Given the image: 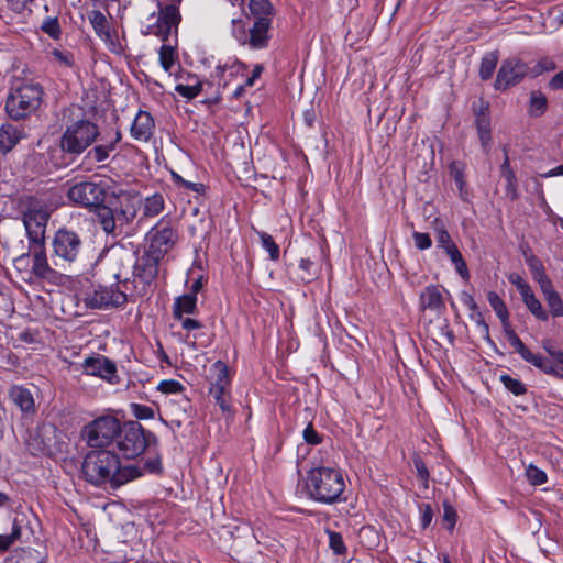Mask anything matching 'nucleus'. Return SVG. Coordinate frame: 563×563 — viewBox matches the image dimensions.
<instances>
[{"instance_id":"c756f323","label":"nucleus","mask_w":563,"mask_h":563,"mask_svg":"<svg viewBox=\"0 0 563 563\" xmlns=\"http://www.w3.org/2000/svg\"><path fill=\"white\" fill-rule=\"evenodd\" d=\"M245 70V65L242 64L239 60L235 59H228L223 64H219L216 68V75L219 77V79H223L224 85L227 84V75L229 77L236 76V75H243Z\"/></svg>"},{"instance_id":"4c0bfd02","label":"nucleus","mask_w":563,"mask_h":563,"mask_svg":"<svg viewBox=\"0 0 563 563\" xmlns=\"http://www.w3.org/2000/svg\"><path fill=\"white\" fill-rule=\"evenodd\" d=\"M88 20L98 36L110 30L111 25L106 15L99 10H92L87 14Z\"/></svg>"},{"instance_id":"4d7b16f0","label":"nucleus","mask_w":563,"mask_h":563,"mask_svg":"<svg viewBox=\"0 0 563 563\" xmlns=\"http://www.w3.org/2000/svg\"><path fill=\"white\" fill-rule=\"evenodd\" d=\"M412 238H413L416 246L419 250H428L432 245L431 238L429 236L428 233L413 232Z\"/></svg>"},{"instance_id":"2f4dec72","label":"nucleus","mask_w":563,"mask_h":563,"mask_svg":"<svg viewBox=\"0 0 563 563\" xmlns=\"http://www.w3.org/2000/svg\"><path fill=\"white\" fill-rule=\"evenodd\" d=\"M247 18L243 14L239 18H234L231 21V33L233 37L241 44L246 45L249 40Z\"/></svg>"},{"instance_id":"412c9836","label":"nucleus","mask_w":563,"mask_h":563,"mask_svg":"<svg viewBox=\"0 0 563 563\" xmlns=\"http://www.w3.org/2000/svg\"><path fill=\"white\" fill-rule=\"evenodd\" d=\"M97 207V217L107 233H115L117 229L122 230L124 224L118 220L114 205L106 206L100 203Z\"/></svg>"},{"instance_id":"864d4df0","label":"nucleus","mask_w":563,"mask_h":563,"mask_svg":"<svg viewBox=\"0 0 563 563\" xmlns=\"http://www.w3.org/2000/svg\"><path fill=\"white\" fill-rule=\"evenodd\" d=\"M329 543L335 554H343L345 552L344 542L340 533L329 532Z\"/></svg>"},{"instance_id":"052dcab7","label":"nucleus","mask_w":563,"mask_h":563,"mask_svg":"<svg viewBox=\"0 0 563 563\" xmlns=\"http://www.w3.org/2000/svg\"><path fill=\"white\" fill-rule=\"evenodd\" d=\"M303 439L309 444H318L320 443V437L318 432L313 429L311 424L307 426L303 430Z\"/></svg>"},{"instance_id":"9d476101","label":"nucleus","mask_w":563,"mask_h":563,"mask_svg":"<svg viewBox=\"0 0 563 563\" xmlns=\"http://www.w3.org/2000/svg\"><path fill=\"white\" fill-rule=\"evenodd\" d=\"M49 218V210L40 202H34L24 212L23 223L31 244L44 245L46 224Z\"/></svg>"},{"instance_id":"49530a36","label":"nucleus","mask_w":563,"mask_h":563,"mask_svg":"<svg viewBox=\"0 0 563 563\" xmlns=\"http://www.w3.org/2000/svg\"><path fill=\"white\" fill-rule=\"evenodd\" d=\"M262 246L269 253L272 260H277L279 257V246L274 242L273 238L265 233H258Z\"/></svg>"},{"instance_id":"aec40b11","label":"nucleus","mask_w":563,"mask_h":563,"mask_svg":"<svg viewBox=\"0 0 563 563\" xmlns=\"http://www.w3.org/2000/svg\"><path fill=\"white\" fill-rule=\"evenodd\" d=\"M154 131V120L146 111H139L131 126V135L139 141H147Z\"/></svg>"},{"instance_id":"c03bdc74","label":"nucleus","mask_w":563,"mask_h":563,"mask_svg":"<svg viewBox=\"0 0 563 563\" xmlns=\"http://www.w3.org/2000/svg\"><path fill=\"white\" fill-rule=\"evenodd\" d=\"M156 389L164 395H183L185 387L178 380L165 379L157 385Z\"/></svg>"},{"instance_id":"393cba45","label":"nucleus","mask_w":563,"mask_h":563,"mask_svg":"<svg viewBox=\"0 0 563 563\" xmlns=\"http://www.w3.org/2000/svg\"><path fill=\"white\" fill-rule=\"evenodd\" d=\"M197 310V296L185 294L175 299L173 314L175 319H181L185 314H192Z\"/></svg>"},{"instance_id":"ea45409f","label":"nucleus","mask_w":563,"mask_h":563,"mask_svg":"<svg viewBox=\"0 0 563 563\" xmlns=\"http://www.w3.org/2000/svg\"><path fill=\"white\" fill-rule=\"evenodd\" d=\"M506 334L508 336L510 345L516 350V352H518L520 354V356L525 361H527L528 363H530L531 361H534L533 356L536 354L532 353L528 347H526V345L522 343V341L519 339V336L512 330L507 331Z\"/></svg>"},{"instance_id":"dca6fc26","label":"nucleus","mask_w":563,"mask_h":563,"mask_svg":"<svg viewBox=\"0 0 563 563\" xmlns=\"http://www.w3.org/2000/svg\"><path fill=\"white\" fill-rule=\"evenodd\" d=\"M529 67L517 58L503 62L495 80L497 90H506L519 84L528 74Z\"/></svg>"},{"instance_id":"39448f33","label":"nucleus","mask_w":563,"mask_h":563,"mask_svg":"<svg viewBox=\"0 0 563 563\" xmlns=\"http://www.w3.org/2000/svg\"><path fill=\"white\" fill-rule=\"evenodd\" d=\"M120 431L119 419L112 415H104L85 426L82 434L89 446L102 448L111 444Z\"/></svg>"},{"instance_id":"f257e3e1","label":"nucleus","mask_w":563,"mask_h":563,"mask_svg":"<svg viewBox=\"0 0 563 563\" xmlns=\"http://www.w3.org/2000/svg\"><path fill=\"white\" fill-rule=\"evenodd\" d=\"M120 141L119 130L112 129L101 134L96 123L80 119L66 126L60 139V147L66 153L80 155L97 142L87 153V157L96 162H103L109 158Z\"/></svg>"},{"instance_id":"1a4fd4ad","label":"nucleus","mask_w":563,"mask_h":563,"mask_svg":"<svg viewBox=\"0 0 563 563\" xmlns=\"http://www.w3.org/2000/svg\"><path fill=\"white\" fill-rule=\"evenodd\" d=\"M106 202L108 205H114L119 217L118 220L125 227L136 217L142 199L136 194L125 191L121 188L110 187Z\"/></svg>"},{"instance_id":"bf43d9fd","label":"nucleus","mask_w":563,"mask_h":563,"mask_svg":"<svg viewBox=\"0 0 563 563\" xmlns=\"http://www.w3.org/2000/svg\"><path fill=\"white\" fill-rule=\"evenodd\" d=\"M443 520L448 529L452 530L456 522V512L455 510L449 506H444Z\"/></svg>"},{"instance_id":"0e129e2a","label":"nucleus","mask_w":563,"mask_h":563,"mask_svg":"<svg viewBox=\"0 0 563 563\" xmlns=\"http://www.w3.org/2000/svg\"><path fill=\"white\" fill-rule=\"evenodd\" d=\"M544 373L553 375L559 378H563V373L560 369L556 362L552 363L551 361H548L544 368L542 369Z\"/></svg>"},{"instance_id":"3c124183","label":"nucleus","mask_w":563,"mask_h":563,"mask_svg":"<svg viewBox=\"0 0 563 563\" xmlns=\"http://www.w3.org/2000/svg\"><path fill=\"white\" fill-rule=\"evenodd\" d=\"M435 233H437V243H438L439 247L443 249L446 252L451 247L455 246L449 232L445 229H443V228L437 229Z\"/></svg>"},{"instance_id":"e433bc0d","label":"nucleus","mask_w":563,"mask_h":563,"mask_svg":"<svg viewBox=\"0 0 563 563\" xmlns=\"http://www.w3.org/2000/svg\"><path fill=\"white\" fill-rule=\"evenodd\" d=\"M501 176L506 180L507 195L510 196L511 199L517 198V179L514 170L510 168L508 157H506L504 163L501 164Z\"/></svg>"},{"instance_id":"680f3d73","label":"nucleus","mask_w":563,"mask_h":563,"mask_svg":"<svg viewBox=\"0 0 563 563\" xmlns=\"http://www.w3.org/2000/svg\"><path fill=\"white\" fill-rule=\"evenodd\" d=\"M181 323V328L186 331L190 332L194 330H198L201 328V323L192 318L189 317H181V319H177Z\"/></svg>"},{"instance_id":"a19ab883","label":"nucleus","mask_w":563,"mask_h":563,"mask_svg":"<svg viewBox=\"0 0 563 563\" xmlns=\"http://www.w3.org/2000/svg\"><path fill=\"white\" fill-rule=\"evenodd\" d=\"M175 51L169 45H163L159 49V62L165 71L172 74L175 66Z\"/></svg>"},{"instance_id":"c85d7f7f","label":"nucleus","mask_w":563,"mask_h":563,"mask_svg":"<svg viewBox=\"0 0 563 563\" xmlns=\"http://www.w3.org/2000/svg\"><path fill=\"white\" fill-rule=\"evenodd\" d=\"M487 299H488L490 307L495 311L496 316L501 321V324L504 325L505 331L507 332V331L511 330L510 324H509V313H508L507 307L504 303L503 299L495 291H489L487 294Z\"/></svg>"},{"instance_id":"473e14b6","label":"nucleus","mask_w":563,"mask_h":563,"mask_svg":"<svg viewBox=\"0 0 563 563\" xmlns=\"http://www.w3.org/2000/svg\"><path fill=\"white\" fill-rule=\"evenodd\" d=\"M47 55L54 66L69 68L74 65V56L67 49L54 47L47 52Z\"/></svg>"},{"instance_id":"2eb2a0df","label":"nucleus","mask_w":563,"mask_h":563,"mask_svg":"<svg viewBox=\"0 0 563 563\" xmlns=\"http://www.w3.org/2000/svg\"><path fill=\"white\" fill-rule=\"evenodd\" d=\"M128 300V295L119 286H99L88 294L85 301L90 308L118 307Z\"/></svg>"},{"instance_id":"a211bd4d","label":"nucleus","mask_w":563,"mask_h":563,"mask_svg":"<svg viewBox=\"0 0 563 563\" xmlns=\"http://www.w3.org/2000/svg\"><path fill=\"white\" fill-rule=\"evenodd\" d=\"M30 249L33 251V258H32L33 274L36 277H40L43 279H54L56 277V272L53 268H51L43 245L36 246V245L31 244Z\"/></svg>"},{"instance_id":"7ed1b4c3","label":"nucleus","mask_w":563,"mask_h":563,"mask_svg":"<svg viewBox=\"0 0 563 563\" xmlns=\"http://www.w3.org/2000/svg\"><path fill=\"white\" fill-rule=\"evenodd\" d=\"M307 493L316 501L332 504L340 499L345 489L341 470L319 466L311 468L306 479Z\"/></svg>"},{"instance_id":"423d86ee","label":"nucleus","mask_w":563,"mask_h":563,"mask_svg":"<svg viewBox=\"0 0 563 563\" xmlns=\"http://www.w3.org/2000/svg\"><path fill=\"white\" fill-rule=\"evenodd\" d=\"M158 7L161 8L157 16L154 14L150 16L148 20H153V23H150L143 30L145 35H156L163 40H165L173 29H176L180 15L177 8V4L180 3L181 0H156Z\"/></svg>"},{"instance_id":"69168bd1","label":"nucleus","mask_w":563,"mask_h":563,"mask_svg":"<svg viewBox=\"0 0 563 563\" xmlns=\"http://www.w3.org/2000/svg\"><path fill=\"white\" fill-rule=\"evenodd\" d=\"M10 8L15 12H22L33 0H7Z\"/></svg>"},{"instance_id":"338daca9","label":"nucleus","mask_w":563,"mask_h":563,"mask_svg":"<svg viewBox=\"0 0 563 563\" xmlns=\"http://www.w3.org/2000/svg\"><path fill=\"white\" fill-rule=\"evenodd\" d=\"M415 466H416L418 476L422 481H427L429 477V472H428V468H427L426 464L423 463V461L421 459H416Z\"/></svg>"},{"instance_id":"58836bf2","label":"nucleus","mask_w":563,"mask_h":563,"mask_svg":"<svg viewBox=\"0 0 563 563\" xmlns=\"http://www.w3.org/2000/svg\"><path fill=\"white\" fill-rule=\"evenodd\" d=\"M462 302L473 312H475L474 320L476 322V325L481 329V331L488 338V325L484 321V318L481 312L477 311V305L474 300V298L466 294H462Z\"/></svg>"},{"instance_id":"0eeeda50","label":"nucleus","mask_w":563,"mask_h":563,"mask_svg":"<svg viewBox=\"0 0 563 563\" xmlns=\"http://www.w3.org/2000/svg\"><path fill=\"white\" fill-rule=\"evenodd\" d=\"M208 380L210 384L209 393L214 398L216 404L222 411H229L231 377L227 364L222 361L213 363L209 369Z\"/></svg>"},{"instance_id":"de8ad7c7","label":"nucleus","mask_w":563,"mask_h":563,"mask_svg":"<svg viewBox=\"0 0 563 563\" xmlns=\"http://www.w3.org/2000/svg\"><path fill=\"white\" fill-rule=\"evenodd\" d=\"M500 379L504 386L514 395L520 396L526 393V387L519 379L512 378L511 376L508 375H503Z\"/></svg>"},{"instance_id":"b1692460","label":"nucleus","mask_w":563,"mask_h":563,"mask_svg":"<svg viewBox=\"0 0 563 563\" xmlns=\"http://www.w3.org/2000/svg\"><path fill=\"white\" fill-rule=\"evenodd\" d=\"M475 122L482 145L487 147L490 143V119L488 106H481L479 110L475 113Z\"/></svg>"},{"instance_id":"f704fd0d","label":"nucleus","mask_w":563,"mask_h":563,"mask_svg":"<svg viewBox=\"0 0 563 563\" xmlns=\"http://www.w3.org/2000/svg\"><path fill=\"white\" fill-rule=\"evenodd\" d=\"M522 300L527 306L528 310L539 320L547 321L549 318V313L542 307L540 300L534 296L533 291H529L527 295H523Z\"/></svg>"},{"instance_id":"6e6d98bb","label":"nucleus","mask_w":563,"mask_h":563,"mask_svg":"<svg viewBox=\"0 0 563 563\" xmlns=\"http://www.w3.org/2000/svg\"><path fill=\"white\" fill-rule=\"evenodd\" d=\"M250 10L255 15H265L269 11L267 0H250Z\"/></svg>"},{"instance_id":"f03ea898","label":"nucleus","mask_w":563,"mask_h":563,"mask_svg":"<svg viewBox=\"0 0 563 563\" xmlns=\"http://www.w3.org/2000/svg\"><path fill=\"white\" fill-rule=\"evenodd\" d=\"M86 479L95 485L111 484L119 487L137 478L141 472L133 465H122L119 457L107 450L89 452L82 464Z\"/></svg>"},{"instance_id":"4be33fe9","label":"nucleus","mask_w":563,"mask_h":563,"mask_svg":"<svg viewBox=\"0 0 563 563\" xmlns=\"http://www.w3.org/2000/svg\"><path fill=\"white\" fill-rule=\"evenodd\" d=\"M420 308L439 313L443 308V299L440 289L437 286H428L420 295Z\"/></svg>"},{"instance_id":"5fc2aeb1","label":"nucleus","mask_w":563,"mask_h":563,"mask_svg":"<svg viewBox=\"0 0 563 563\" xmlns=\"http://www.w3.org/2000/svg\"><path fill=\"white\" fill-rule=\"evenodd\" d=\"M263 73V66L262 65H256L252 71V75L246 79L245 81V85L244 86H239L235 91H234V96L235 97H239L241 96V93L243 92V89L244 87H252L255 82V80L257 78H260V76L262 75Z\"/></svg>"},{"instance_id":"6ab92c4d","label":"nucleus","mask_w":563,"mask_h":563,"mask_svg":"<svg viewBox=\"0 0 563 563\" xmlns=\"http://www.w3.org/2000/svg\"><path fill=\"white\" fill-rule=\"evenodd\" d=\"M269 20L265 16H260L250 29L249 40L246 45L251 48H264L268 42Z\"/></svg>"},{"instance_id":"c9c22d12","label":"nucleus","mask_w":563,"mask_h":563,"mask_svg":"<svg viewBox=\"0 0 563 563\" xmlns=\"http://www.w3.org/2000/svg\"><path fill=\"white\" fill-rule=\"evenodd\" d=\"M498 59H499V55L497 52H489L482 58L481 67H479V76L483 80H487V79L492 78V76L496 69Z\"/></svg>"},{"instance_id":"a878e982","label":"nucleus","mask_w":563,"mask_h":563,"mask_svg":"<svg viewBox=\"0 0 563 563\" xmlns=\"http://www.w3.org/2000/svg\"><path fill=\"white\" fill-rule=\"evenodd\" d=\"M552 317L563 316V300L554 289L552 283L540 288Z\"/></svg>"},{"instance_id":"e2e57ef3","label":"nucleus","mask_w":563,"mask_h":563,"mask_svg":"<svg viewBox=\"0 0 563 563\" xmlns=\"http://www.w3.org/2000/svg\"><path fill=\"white\" fill-rule=\"evenodd\" d=\"M43 31L54 38L59 36L60 30L56 21H48L43 25Z\"/></svg>"},{"instance_id":"20e7f679","label":"nucleus","mask_w":563,"mask_h":563,"mask_svg":"<svg viewBox=\"0 0 563 563\" xmlns=\"http://www.w3.org/2000/svg\"><path fill=\"white\" fill-rule=\"evenodd\" d=\"M43 88L32 81L19 82L10 89L5 110L12 120H21L35 113L43 101Z\"/></svg>"},{"instance_id":"cd10ccee","label":"nucleus","mask_w":563,"mask_h":563,"mask_svg":"<svg viewBox=\"0 0 563 563\" xmlns=\"http://www.w3.org/2000/svg\"><path fill=\"white\" fill-rule=\"evenodd\" d=\"M99 38L106 44L108 49L117 55H122L124 53V38L119 34V32L112 26L110 30L104 32L99 36Z\"/></svg>"},{"instance_id":"9b49d317","label":"nucleus","mask_w":563,"mask_h":563,"mask_svg":"<svg viewBox=\"0 0 563 563\" xmlns=\"http://www.w3.org/2000/svg\"><path fill=\"white\" fill-rule=\"evenodd\" d=\"M110 186L104 181L100 184L84 181L69 188L68 198L78 205L98 206L106 202Z\"/></svg>"},{"instance_id":"774afa93","label":"nucleus","mask_w":563,"mask_h":563,"mask_svg":"<svg viewBox=\"0 0 563 563\" xmlns=\"http://www.w3.org/2000/svg\"><path fill=\"white\" fill-rule=\"evenodd\" d=\"M457 274L465 280L468 282L470 279V272L467 269L466 263L463 260L457 261V263L454 265Z\"/></svg>"},{"instance_id":"5701e85b","label":"nucleus","mask_w":563,"mask_h":563,"mask_svg":"<svg viewBox=\"0 0 563 563\" xmlns=\"http://www.w3.org/2000/svg\"><path fill=\"white\" fill-rule=\"evenodd\" d=\"M10 398L23 412L33 413L35 411L34 398L29 389L13 386L10 389Z\"/></svg>"},{"instance_id":"f8f14e48","label":"nucleus","mask_w":563,"mask_h":563,"mask_svg":"<svg viewBox=\"0 0 563 563\" xmlns=\"http://www.w3.org/2000/svg\"><path fill=\"white\" fill-rule=\"evenodd\" d=\"M159 262L161 258H156V256L146 251L135 262L133 275L137 296H143L147 292L148 287L158 274Z\"/></svg>"},{"instance_id":"ddd939ff","label":"nucleus","mask_w":563,"mask_h":563,"mask_svg":"<svg viewBox=\"0 0 563 563\" xmlns=\"http://www.w3.org/2000/svg\"><path fill=\"white\" fill-rule=\"evenodd\" d=\"M81 244V240L76 232L59 229L53 239L54 256L65 263H73L80 253Z\"/></svg>"},{"instance_id":"8fccbe9b","label":"nucleus","mask_w":563,"mask_h":563,"mask_svg":"<svg viewBox=\"0 0 563 563\" xmlns=\"http://www.w3.org/2000/svg\"><path fill=\"white\" fill-rule=\"evenodd\" d=\"M131 409H132V413L137 419L147 420V419H153L155 416L154 409L146 405L132 404Z\"/></svg>"},{"instance_id":"72a5a7b5","label":"nucleus","mask_w":563,"mask_h":563,"mask_svg":"<svg viewBox=\"0 0 563 563\" xmlns=\"http://www.w3.org/2000/svg\"><path fill=\"white\" fill-rule=\"evenodd\" d=\"M527 264L531 271L532 278L534 279L536 283L539 284L540 288L551 284V280L548 278L544 272L543 264L539 258H537L536 256H529L527 258Z\"/></svg>"},{"instance_id":"09e8293b","label":"nucleus","mask_w":563,"mask_h":563,"mask_svg":"<svg viewBox=\"0 0 563 563\" xmlns=\"http://www.w3.org/2000/svg\"><path fill=\"white\" fill-rule=\"evenodd\" d=\"M21 536V528L13 525L12 531L8 534H0V551L8 550Z\"/></svg>"},{"instance_id":"4468645a","label":"nucleus","mask_w":563,"mask_h":563,"mask_svg":"<svg viewBox=\"0 0 563 563\" xmlns=\"http://www.w3.org/2000/svg\"><path fill=\"white\" fill-rule=\"evenodd\" d=\"M118 437V448L125 459L139 456L146 448L144 434L141 427L136 423L121 428Z\"/></svg>"},{"instance_id":"7c9ffc66","label":"nucleus","mask_w":563,"mask_h":563,"mask_svg":"<svg viewBox=\"0 0 563 563\" xmlns=\"http://www.w3.org/2000/svg\"><path fill=\"white\" fill-rule=\"evenodd\" d=\"M175 90L187 99L197 97L202 90V82L194 76H189L186 82L176 85Z\"/></svg>"},{"instance_id":"603ef678","label":"nucleus","mask_w":563,"mask_h":563,"mask_svg":"<svg viewBox=\"0 0 563 563\" xmlns=\"http://www.w3.org/2000/svg\"><path fill=\"white\" fill-rule=\"evenodd\" d=\"M509 282L516 286L521 297L532 290L529 284L519 274H510Z\"/></svg>"},{"instance_id":"37998d69","label":"nucleus","mask_w":563,"mask_h":563,"mask_svg":"<svg viewBox=\"0 0 563 563\" xmlns=\"http://www.w3.org/2000/svg\"><path fill=\"white\" fill-rule=\"evenodd\" d=\"M547 109V98L539 91H533L530 96V113L534 117L541 115Z\"/></svg>"},{"instance_id":"bb28decb","label":"nucleus","mask_w":563,"mask_h":563,"mask_svg":"<svg viewBox=\"0 0 563 563\" xmlns=\"http://www.w3.org/2000/svg\"><path fill=\"white\" fill-rule=\"evenodd\" d=\"M21 133L12 124H2L0 126V151L2 153L10 152L20 141Z\"/></svg>"},{"instance_id":"f3484780","label":"nucleus","mask_w":563,"mask_h":563,"mask_svg":"<svg viewBox=\"0 0 563 563\" xmlns=\"http://www.w3.org/2000/svg\"><path fill=\"white\" fill-rule=\"evenodd\" d=\"M82 371L87 375L99 377L112 385L119 382L117 365L102 355L85 358L82 362Z\"/></svg>"},{"instance_id":"6e6552de","label":"nucleus","mask_w":563,"mask_h":563,"mask_svg":"<svg viewBox=\"0 0 563 563\" xmlns=\"http://www.w3.org/2000/svg\"><path fill=\"white\" fill-rule=\"evenodd\" d=\"M146 252L163 258L176 244L177 233L168 222L159 221L146 234Z\"/></svg>"},{"instance_id":"a18cd8bd","label":"nucleus","mask_w":563,"mask_h":563,"mask_svg":"<svg viewBox=\"0 0 563 563\" xmlns=\"http://www.w3.org/2000/svg\"><path fill=\"white\" fill-rule=\"evenodd\" d=\"M164 208L163 197L154 195L144 202V214L148 217L157 216Z\"/></svg>"},{"instance_id":"79ce46f5","label":"nucleus","mask_w":563,"mask_h":563,"mask_svg":"<svg viewBox=\"0 0 563 563\" xmlns=\"http://www.w3.org/2000/svg\"><path fill=\"white\" fill-rule=\"evenodd\" d=\"M525 474L528 482L533 486L542 485L548 481L545 472L533 464L526 467Z\"/></svg>"},{"instance_id":"13d9d810","label":"nucleus","mask_w":563,"mask_h":563,"mask_svg":"<svg viewBox=\"0 0 563 563\" xmlns=\"http://www.w3.org/2000/svg\"><path fill=\"white\" fill-rule=\"evenodd\" d=\"M420 511V525L423 529H426L432 521L433 511L429 504H422L419 507Z\"/></svg>"}]
</instances>
